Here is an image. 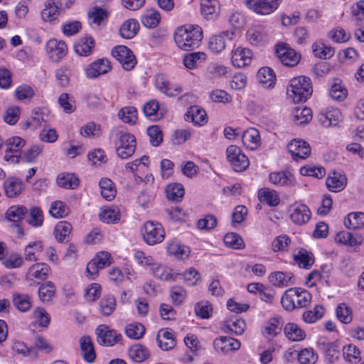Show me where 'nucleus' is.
<instances>
[{
	"mask_svg": "<svg viewBox=\"0 0 364 364\" xmlns=\"http://www.w3.org/2000/svg\"><path fill=\"white\" fill-rule=\"evenodd\" d=\"M291 242V238L287 235H281L276 237L272 242L271 248L274 252H286Z\"/></svg>",
	"mask_w": 364,
	"mask_h": 364,
	"instance_id": "60",
	"label": "nucleus"
},
{
	"mask_svg": "<svg viewBox=\"0 0 364 364\" xmlns=\"http://www.w3.org/2000/svg\"><path fill=\"white\" fill-rule=\"evenodd\" d=\"M43 242L41 240L28 242L24 248V258L26 261L39 260L43 253Z\"/></svg>",
	"mask_w": 364,
	"mask_h": 364,
	"instance_id": "35",
	"label": "nucleus"
},
{
	"mask_svg": "<svg viewBox=\"0 0 364 364\" xmlns=\"http://www.w3.org/2000/svg\"><path fill=\"white\" fill-rule=\"evenodd\" d=\"M26 141L19 136H12L6 140L4 159L11 164H17L21 156V149Z\"/></svg>",
	"mask_w": 364,
	"mask_h": 364,
	"instance_id": "6",
	"label": "nucleus"
},
{
	"mask_svg": "<svg viewBox=\"0 0 364 364\" xmlns=\"http://www.w3.org/2000/svg\"><path fill=\"white\" fill-rule=\"evenodd\" d=\"M207 59L204 52L198 51L186 53L183 57V64L186 69L194 70L198 68Z\"/></svg>",
	"mask_w": 364,
	"mask_h": 364,
	"instance_id": "26",
	"label": "nucleus"
},
{
	"mask_svg": "<svg viewBox=\"0 0 364 364\" xmlns=\"http://www.w3.org/2000/svg\"><path fill=\"white\" fill-rule=\"evenodd\" d=\"M230 72V68L218 63H210L206 68V75L210 78L225 77Z\"/></svg>",
	"mask_w": 364,
	"mask_h": 364,
	"instance_id": "48",
	"label": "nucleus"
},
{
	"mask_svg": "<svg viewBox=\"0 0 364 364\" xmlns=\"http://www.w3.org/2000/svg\"><path fill=\"white\" fill-rule=\"evenodd\" d=\"M226 154L228 161L235 171H242L249 166L248 158L238 146L235 145L229 146L227 148Z\"/></svg>",
	"mask_w": 364,
	"mask_h": 364,
	"instance_id": "9",
	"label": "nucleus"
},
{
	"mask_svg": "<svg viewBox=\"0 0 364 364\" xmlns=\"http://www.w3.org/2000/svg\"><path fill=\"white\" fill-rule=\"evenodd\" d=\"M97 341L106 346H112L119 343L122 336L117 331L110 329L107 325H100L95 330Z\"/></svg>",
	"mask_w": 364,
	"mask_h": 364,
	"instance_id": "12",
	"label": "nucleus"
},
{
	"mask_svg": "<svg viewBox=\"0 0 364 364\" xmlns=\"http://www.w3.org/2000/svg\"><path fill=\"white\" fill-rule=\"evenodd\" d=\"M154 277L164 281H171L176 279L181 274L173 272V269L166 266L155 262L151 268Z\"/></svg>",
	"mask_w": 364,
	"mask_h": 364,
	"instance_id": "39",
	"label": "nucleus"
},
{
	"mask_svg": "<svg viewBox=\"0 0 364 364\" xmlns=\"http://www.w3.org/2000/svg\"><path fill=\"white\" fill-rule=\"evenodd\" d=\"M213 346L216 351L227 353L238 350L241 343L239 340L232 337L220 336L214 340Z\"/></svg>",
	"mask_w": 364,
	"mask_h": 364,
	"instance_id": "22",
	"label": "nucleus"
},
{
	"mask_svg": "<svg viewBox=\"0 0 364 364\" xmlns=\"http://www.w3.org/2000/svg\"><path fill=\"white\" fill-rule=\"evenodd\" d=\"M344 224L348 229L356 230L364 228V213H349L344 219Z\"/></svg>",
	"mask_w": 364,
	"mask_h": 364,
	"instance_id": "50",
	"label": "nucleus"
},
{
	"mask_svg": "<svg viewBox=\"0 0 364 364\" xmlns=\"http://www.w3.org/2000/svg\"><path fill=\"white\" fill-rule=\"evenodd\" d=\"M319 122L324 127L336 126L342 119V114L336 107H328L318 114Z\"/></svg>",
	"mask_w": 364,
	"mask_h": 364,
	"instance_id": "21",
	"label": "nucleus"
},
{
	"mask_svg": "<svg viewBox=\"0 0 364 364\" xmlns=\"http://www.w3.org/2000/svg\"><path fill=\"white\" fill-rule=\"evenodd\" d=\"M50 271V268L47 264L43 262L34 263L28 269L25 279L31 285L38 284L41 281L47 279Z\"/></svg>",
	"mask_w": 364,
	"mask_h": 364,
	"instance_id": "11",
	"label": "nucleus"
},
{
	"mask_svg": "<svg viewBox=\"0 0 364 364\" xmlns=\"http://www.w3.org/2000/svg\"><path fill=\"white\" fill-rule=\"evenodd\" d=\"M158 345L163 350H169L176 344L173 332L168 328L161 329L156 338Z\"/></svg>",
	"mask_w": 364,
	"mask_h": 364,
	"instance_id": "33",
	"label": "nucleus"
},
{
	"mask_svg": "<svg viewBox=\"0 0 364 364\" xmlns=\"http://www.w3.org/2000/svg\"><path fill=\"white\" fill-rule=\"evenodd\" d=\"M79 342L83 359L87 363H93L96 359V353L91 338L87 336H83L80 338Z\"/></svg>",
	"mask_w": 364,
	"mask_h": 364,
	"instance_id": "28",
	"label": "nucleus"
},
{
	"mask_svg": "<svg viewBox=\"0 0 364 364\" xmlns=\"http://www.w3.org/2000/svg\"><path fill=\"white\" fill-rule=\"evenodd\" d=\"M291 220L296 225H302L306 223L311 218L309 208L303 203H295L288 209Z\"/></svg>",
	"mask_w": 364,
	"mask_h": 364,
	"instance_id": "14",
	"label": "nucleus"
},
{
	"mask_svg": "<svg viewBox=\"0 0 364 364\" xmlns=\"http://www.w3.org/2000/svg\"><path fill=\"white\" fill-rule=\"evenodd\" d=\"M282 326L283 324L279 318H270L264 323L262 333L265 338L272 339L281 333Z\"/></svg>",
	"mask_w": 364,
	"mask_h": 364,
	"instance_id": "24",
	"label": "nucleus"
},
{
	"mask_svg": "<svg viewBox=\"0 0 364 364\" xmlns=\"http://www.w3.org/2000/svg\"><path fill=\"white\" fill-rule=\"evenodd\" d=\"M288 150L294 159H305L311 153V149L308 142L303 139H294L288 144Z\"/></svg>",
	"mask_w": 364,
	"mask_h": 364,
	"instance_id": "17",
	"label": "nucleus"
},
{
	"mask_svg": "<svg viewBox=\"0 0 364 364\" xmlns=\"http://www.w3.org/2000/svg\"><path fill=\"white\" fill-rule=\"evenodd\" d=\"M296 264L300 267L309 269L314 263V257L312 252L304 249H296L292 255Z\"/></svg>",
	"mask_w": 364,
	"mask_h": 364,
	"instance_id": "23",
	"label": "nucleus"
},
{
	"mask_svg": "<svg viewBox=\"0 0 364 364\" xmlns=\"http://www.w3.org/2000/svg\"><path fill=\"white\" fill-rule=\"evenodd\" d=\"M27 211V208L23 205H13L6 210V217L10 221L18 222L25 217Z\"/></svg>",
	"mask_w": 364,
	"mask_h": 364,
	"instance_id": "62",
	"label": "nucleus"
},
{
	"mask_svg": "<svg viewBox=\"0 0 364 364\" xmlns=\"http://www.w3.org/2000/svg\"><path fill=\"white\" fill-rule=\"evenodd\" d=\"M23 181L16 177L8 178L4 183L6 196L9 198L18 196L24 189Z\"/></svg>",
	"mask_w": 364,
	"mask_h": 364,
	"instance_id": "31",
	"label": "nucleus"
},
{
	"mask_svg": "<svg viewBox=\"0 0 364 364\" xmlns=\"http://www.w3.org/2000/svg\"><path fill=\"white\" fill-rule=\"evenodd\" d=\"M13 303L15 307L22 312H26L31 307V297L27 294L14 293L13 294Z\"/></svg>",
	"mask_w": 364,
	"mask_h": 364,
	"instance_id": "59",
	"label": "nucleus"
},
{
	"mask_svg": "<svg viewBox=\"0 0 364 364\" xmlns=\"http://www.w3.org/2000/svg\"><path fill=\"white\" fill-rule=\"evenodd\" d=\"M87 16L93 23H101L107 20L109 11L95 4H92L87 12Z\"/></svg>",
	"mask_w": 364,
	"mask_h": 364,
	"instance_id": "52",
	"label": "nucleus"
},
{
	"mask_svg": "<svg viewBox=\"0 0 364 364\" xmlns=\"http://www.w3.org/2000/svg\"><path fill=\"white\" fill-rule=\"evenodd\" d=\"M129 357L135 362L140 363L146 360L149 355V350L144 346L136 344L132 346L129 350Z\"/></svg>",
	"mask_w": 364,
	"mask_h": 364,
	"instance_id": "55",
	"label": "nucleus"
},
{
	"mask_svg": "<svg viewBox=\"0 0 364 364\" xmlns=\"http://www.w3.org/2000/svg\"><path fill=\"white\" fill-rule=\"evenodd\" d=\"M269 180L277 186H292L295 184L293 175L289 171H276L269 173Z\"/></svg>",
	"mask_w": 364,
	"mask_h": 364,
	"instance_id": "27",
	"label": "nucleus"
},
{
	"mask_svg": "<svg viewBox=\"0 0 364 364\" xmlns=\"http://www.w3.org/2000/svg\"><path fill=\"white\" fill-rule=\"evenodd\" d=\"M259 199L269 206H276L279 203V197L274 190L262 188L259 191Z\"/></svg>",
	"mask_w": 364,
	"mask_h": 364,
	"instance_id": "58",
	"label": "nucleus"
},
{
	"mask_svg": "<svg viewBox=\"0 0 364 364\" xmlns=\"http://www.w3.org/2000/svg\"><path fill=\"white\" fill-rule=\"evenodd\" d=\"M311 49L314 55L319 59H330L335 53L334 48L325 44L321 40L315 41L311 46Z\"/></svg>",
	"mask_w": 364,
	"mask_h": 364,
	"instance_id": "37",
	"label": "nucleus"
},
{
	"mask_svg": "<svg viewBox=\"0 0 364 364\" xmlns=\"http://www.w3.org/2000/svg\"><path fill=\"white\" fill-rule=\"evenodd\" d=\"M143 112L151 120L157 121L164 117L166 109L160 107L157 100H151L144 105Z\"/></svg>",
	"mask_w": 364,
	"mask_h": 364,
	"instance_id": "25",
	"label": "nucleus"
},
{
	"mask_svg": "<svg viewBox=\"0 0 364 364\" xmlns=\"http://www.w3.org/2000/svg\"><path fill=\"white\" fill-rule=\"evenodd\" d=\"M111 69L110 61L107 58H101L90 64L85 69V74L88 78L93 79L107 74Z\"/></svg>",
	"mask_w": 364,
	"mask_h": 364,
	"instance_id": "18",
	"label": "nucleus"
},
{
	"mask_svg": "<svg viewBox=\"0 0 364 364\" xmlns=\"http://www.w3.org/2000/svg\"><path fill=\"white\" fill-rule=\"evenodd\" d=\"M185 119L198 126L204 125L208 121L205 111L198 106H192L188 109Z\"/></svg>",
	"mask_w": 364,
	"mask_h": 364,
	"instance_id": "32",
	"label": "nucleus"
},
{
	"mask_svg": "<svg viewBox=\"0 0 364 364\" xmlns=\"http://www.w3.org/2000/svg\"><path fill=\"white\" fill-rule=\"evenodd\" d=\"M95 41L90 36L80 38L74 44V50L80 56H88L94 48Z\"/></svg>",
	"mask_w": 364,
	"mask_h": 364,
	"instance_id": "41",
	"label": "nucleus"
},
{
	"mask_svg": "<svg viewBox=\"0 0 364 364\" xmlns=\"http://www.w3.org/2000/svg\"><path fill=\"white\" fill-rule=\"evenodd\" d=\"M166 193L168 200L179 201L184 196V188L180 183H171L166 186Z\"/></svg>",
	"mask_w": 364,
	"mask_h": 364,
	"instance_id": "64",
	"label": "nucleus"
},
{
	"mask_svg": "<svg viewBox=\"0 0 364 364\" xmlns=\"http://www.w3.org/2000/svg\"><path fill=\"white\" fill-rule=\"evenodd\" d=\"M141 232L144 242L149 245L161 242L165 237L163 226L157 222H146L141 229Z\"/></svg>",
	"mask_w": 364,
	"mask_h": 364,
	"instance_id": "5",
	"label": "nucleus"
},
{
	"mask_svg": "<svg viewBox=\"0 0 364 364\" xmlns=\"http://www.w3.org/2000/svg\"><path fill=\"white\" fill-rule=\"evenodd\" d=\"M59 6L53 0H48L45 3V8L41 11V16L44 21H54L58 15Z\"/></svg>",
	"mask_w": 364,
	"mask_h": 364,
	"instance_id": "57",
	"label": "nucleus"
},
{
	"mask_svg": "<svg viewBox=\"0 0 364 364\" xmlns=\"http://www.w3.org/2000/svg\"><path fill=\"white\" fill-rule=\"evenodd\" d=\"M326 184L330 191L337 193L345 188L347 178L344 174L333 172L327 177Z\"/></svg>",
	"mask_w": 364,
	"mask_h": 364,
	"instance_id": "29",
	"label": "nucleus"
},
{
	"mask_svg": "<svg viewBox=\"0 0 364 364\" xmlns=\"http://www.w3.org/2000/svg\"><path fill=\"white\" fill-rule=\"evenodd\" d=\"M202 39L203 30L198 24H183L174 33L176 44L185 50L197 47Z\"/></svg>",
	"mask_w": 364,
	"mask_h": 364,
	"instance_id": "1",
	"label": "nucleus"
},
{
	"mask_svg": "<svg viewBox=\"0 0 364 364\" xmlns=\"http://www.w3.org/2000/svg\"><path fill=\"white\" fill-rule=\"evenodd\" d=\"M344 359L349 363L358 364L361 360V352L360 349L353 344L345 346L343 348Z\"/></svg>",
	"mask_w": 364,
	"mask_h": 364,
	"instance_id": "54",
	"label": "nucleus"
},
{
	"mask_svg": "<svg viewBox=\"0 0 364 364\" xmlns=\"http://www.w3.org/2000/svg\"><path fill=\"white\" fill-rule=\"evenodd\" d=\"M242 140L245 146L255 149L260 144L259 132L255 128H249L244 132Z\"/></svg>",
	"mask_w": 364,
	"mask_h": 364,
	"instance_id": "43",
	"label": "nucleus"
},
{
	"mask_svg": "<svg viewBox=\"0 0 364 364\" xmlns=\"http://www.w3.org/2000/svg\"><path fill=\"white\" fill-rule=\"evenodd\" d=\"M119 119L124 123L134 125L138 119V112L136 107L127 106L121 108L117 114Z\"/></svg>",
	"mask_w": 364,
	"mask_h": 364,
	"instance_id": "46",
	"label": "nucleus"
},
{
	"mask_svg": "<svg viewBox=\"0 0 364 364\" xmlns=\"http://www.w3.org/2000/svg\"><path fill=\"white\" fill-rule=\"evenodd\" d=\"M167 252L168 255L183 260L189 257L191 250L188 246L181 245L179 242L171 241L168 244Z\"/></svg>",
	"mask_w": 364,
	"mask_h": 364,
	"instance_id": "40",
	"label": "nucleus"
},
{
	"mask_svg": "<svg viewBox=\"0 0 364 364\" xmlns=\"http://www.w3.org/2000/svg\"><path fill=\"white\" fill-rule=\"evenodd\" d=\"M280 0H246L248 8L260 15H269L279 6Z\"/></svg>",
	"mask_w": 364,
	"mask_h": 364,
	"instance_id": "13",
	"label": "nucleus"
},
{
	"mask_svg": "<svg viewBox=\"0 0 364 364\" xmlns=\"http://www.w3.org/2000/svg\"><path fill=\"white\" fill-rule=\"evenodd\" d=\"M46 53L48 59L54 63H60L68 53V46L62 40L51 38L45 46Z\"/></svg>",
	"mask_w": 364,
	"mask_h": 364,
	"instance_id": "8",
	"label": "nucleus"
},
{
	"mask_svg": "<svg viewBox=\"0 0 364 364\" xmlns=\"http://www.w3.org/2000/svg\"><path fill=\"white\" fill-rule=\"evenodd\" d=\"M284 333L287 339L294 342H299L306 338V333L297 324L291 322L287 323L284 327Z\"/></svg>",
	"mask_w": 364,
	"mask_h": 364,
	"instance_id": "38",
	"label": "nucleus"
},
{
	"mask_svg": "<svg viewBox=\"0 0 364 364\" xmlns=\"http://www.w3.org/2000/svg\"><path fill=\"white\" fill-rule=\"evenodd\" d=\"M292 117L296 124H306L312 119L311 109L306 107H297L292 112Z\"/></svg>",
	"mask_w": 364,
	"mask_h": 364,
	"instance_id": "49",
	"label": "nucleus"
},
{
	"mask_svg": "<svg viewBox=\"0 0 364 364\" xmlns=\"http://www.w3.org/2000/svg\"><path fill=\"white\" fill-rule=\"evenodd\" d=\"M102 196L107 200H113L117 194L114 183L107 178H102L99 182Z\"/></svg>",
	"mask_w": 364,
	"mask_h": 364,
	"instance_id": "47",
	"label": "nucleus"
},
{
	"mask_svg": "<svg viewBox=\"0 0 364 364\" xmlns=\"http://www.w3.org/2000/svg\"><path fill=\"white\" fill-rule=\"evenodd\" d=\"M100 220L110 224L117 223L120 220V211L117 206L105 207L99 214Z\"/></svg>",
	"mask_w": 364,
	"mask_h": 364,
	"instance_id": "44",
	"label": "nucleus"
},
{
	"mask_svg": "<svg viewBox=\"0 0 364 364\" xmlns=\"http://www.w3.org/2000/svg\"><path fill=\"white\" fill-rule=\"evenodd\" d=\"M311 301V294L301 288H290L285 291L281 298L282 307L291 311L296 308L306 307Z\"/></svg>",
	"mask_w": 364,
	"mask_h": 364,
	"instance_id": "3",
	"label": "nucleus"
},
{
	"mask_svg": "<svg viewBox=\"0 0 364 364\" xmlns=\"http://www.w3.org/2000/svg\"><path fill=\"white\" fill-rule=\"evenodd\" d=\"M76 64L72 60L70 63H65L56 70L55 77L60 86L65 87L69 85L70 75L75 71Z\"/></svg>",
	"mask_w": 364,
	"mask_h": 364,
	"instance_id": "36",
	"label": "nucleus"
},
{
	"mask_svg": "<svg viewBox=\"0 0 364 364\" xmlns=\"http://www.w3.org/2000/svg\"><path fill=\"white\" fill-rule=\"evenodd\" d=\"M311 94V80L305 76L293 78L287 88V96L295 103L306 102Z\"/></svg>",
	"mask_w": 364,
	"mask_h": 364,
	"instance_id": "4",
	"label": "nucleus"
},
{
	"mask_svg": "<svg viewBox=\"0 0 364 364\" xmlns=\"http://www.w3.org/2000/svg\"><path fill=\"white\" fill-rule=\"evenodd\" d=\"M275 53L280 62L286 66L294 67L299 62L300 56L286 44H278Z\"/></svg>",
	"mask_w": 364,
	"mask_h": 364,
	"instance_id": "15",
	"label": "nucleus"
},
{
	"mask_svg": "<svg viewBox=\"0 0 364 364\" xmlns=\"http://www.w3.org/2000/svg\"><path fill=\"white\" fill-rule=\"evenodd\" d=\"M330 96L335 100L342 102L348 95V90L338 79H335L329 90Z\"/></svg>",
	"mask_w": 364,
	"mask_h": 364,
	"instance_id": "53",
	"label": "nucleus"
},
{
	"mask_svg": "<svg viewBox=\"0 0 364 364\" xmlns=\"http://www.w3.org/2000/svg\"><path fill=\"white\" fill-rule=\"evenodd\" d=\"M155 86L159 91L170 97H176L183 91L181 85L171 84L163 74H159L155 77Z\"/></svg>",
	"mask_w": 364,
	"mask_h": 364,
	"instance_id": "16",
	"label": "nucleus"
},
{
	"mask_svg": "<svg viewBox=\"0 0 364 364\" xmlns=\"http://www.w3.org/2000/svg\"><path fill=\"white\" fill-rule=\"evenodd\" d=\"M238 34L235 27L212 36L209 39V49L214 53H220L225 50L227 41H230Z\"/></svg>",
	"mask_w": 364,
	"mask_h": 364,
	"instance_id": "7",
	"label": "nucleus"
},
{
	"mask_svg": "<svg viewBox=\"0 0 364 364\" xmlns=\"http://www.w3.org/2000/svg\"><path fill=\"white\" fill-rule=\"evenodd\" d=\"M245 328V321L237 316L225 320L223 325L224 332L232 333L235 335L242 334Z\"/></svg>",
	"mask_w": 364,
	"mask_h": 364,
	"instance_id": "30",
	"label": "nucleus"
},
{
	"mask_svg": "<svg viewBox=\"0 0 364 364\" xmlns=\"http://www.w3.org/2000/svg\"><path fill=\"white\" fill-rule=\"evenodd\" d=\"M201 14L207 21H214L218 14L219 4L217 0H201Z\"/></svg>",
	"mask_w": 364,
	"mask_h": 364,
	"instance_id": "42",
	"label": "nucleus"
},
{
	"mask_svg": "<svg viewBox=\"0 0 364 364\" xmlns=\"http://www.w3.org/2000/svg\"><path fill=\"white\" fill-rule=\"evenodd\" d=\"M145 327L140 323H131L125 327V333L132 339H140L145 333Z\"/></svg>",
	"mask_w": 364,
	"mask_h": 364,
	"instance_id": "61",
	"label": "nucleus"
},
{
	"mask_svg": "<svg viewBox=\"0 0 364 364\" xmlns=\"http://www.w3.org/2000/svg\"><path fill=\"white\" fill-rule=\"evenodd\" d=\"M79 178L73 173H62L57 178V183L60 187L67 189H75L78 187Z\"/></svg>",
	"mask_w": 364,
	"mask_h": 364,
	"instance_id": "51",
	"label": "nucleus"
},
{
	"mask_svg": "<svg viewBox=\"0 0 364 364\" xmlns=\"http://www.w3.org/2000/svg\"><path fill=\"white\" fill-rule=\"evenodd\" d=\"M257 79L266 87H273L276 83L275 73L269 67H262L258 70Z\"/></svg>",
	"mask_w": 364,
	"mask_h": 364,
	"instance_id": "45",
	"label": "nucleus"
},
{
	"mask_svg": "<svg viewBox=\"0 0 364 364\" xmlns=\"http://www.w3.org/2000/svg\"><path fill=\"white\" fill-rule=\"evenodd\" d=\"M318 358V354L312 348H306L297 353V360L299 364H315Z\"/></svg>",
	"mask_w": 364,
	"mask_h": 364,
	"instance_id": "56",
	"label": "nucleus"
},
{
	"mask_svg": "<svg viewBox=\"0 0 364 364\" xmlns=\"http://www.w3.org/2000/svg\"><path fill=\"white\" fill-rule=\"evenodd\" d=\"M113 143L118 157L127 159L131 157L136 149L135 136L127 131L117 129L113 132Z\"/></svg>",
	"mask_w": 364,
	"mask_h": 364,
	"instance_id": "2",
	"label": "nucleus"
},
{
	"mask_svg": "<svg viewBox=\"0 0 364 364\" xmlns=\"http://www.w3.org/2000/svg\"><path fill=\"white\" fill-rule=\"evenodd\" d=\"M268 280L275 287L284 288L296 283L294 274L291 272H274L268 277Z\"/></svg>",
	"mask_w": 364,
	"mask_h": 364,
	"instance_id": "20",
	"label": "nucleus"
},
{
	"mask_svg": "<svg viewBox=\"0 0 364 364\" xmlns=\"http://www.w3.org/2000/svg\"><path fill=\"white\" fill-rule=\"evenodd\" d=\"M334 240L338 244L356 247L363 243V238L360 235H353L349 232L341 231L336 235Z\"/></svg>",
	"mask_w": 364,
	"mask_h": 364,
	"instance_id": "34",
	"label": "nucleus"
},
{
	"mask_svg": "<svg viewBox=\"0 0 364 364\" xmlns=\"http://www.w3.org/2000/svg\"><path fill=\"white\" fill-rule=\"evenodd\" d=\"M112 55L126 70H132L136 64L133 52L125 46H115L112 50Z\"/></svg>",
	"mask_w": 364,
	"mask_h": 364,
	"instance_id": "10",
	"label": "nucleus"
},
{
	"mask_svg": "<svg viewBox=\"0 0 364 364\" xmlns=\"http://www.w3.org/2000/svg\"><path fill=\"white\" fill-rule=\"evenodd\" d=\"M338 319L343 323H350L353 319V311L350 306L345 303L339 304L336 309Z\"/></svg>",
	"mask_w": 364,
	"mask_h": 364,
	"instance_id": "63",
	"label": "nucleus"
},
{
	"mask_svg": "<svg viewBox=\"0 0 364 364\" xmlns=\"http://www.w3.org/2000/svg\"><path fill=\"white\" fill-rule=\"evenodd\" d=\"M252 59V53L249 48L237 47L231 52V63L234 67L244 68L251 63Z\"/></svg>",
	"mask_w": 364,
	"mask_h": 364,
	"instance_id": "19",
	"label": "nucleus"
}]
</instances>
